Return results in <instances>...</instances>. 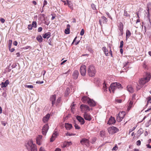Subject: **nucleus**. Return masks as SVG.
Returning a JSON list of instances; mask_svg holds the SVG:
<instances>
[{
	"label": "nucleus",
	"mask_w": 151,
	"mask_h": 151,
	"mask_svg": "<svg viewBox=\"0 0 151 151\" xmlns=\"http://www.w3.org/2000/svg\"><path fill=\"white\" fill-rule=\"evenodd\" d=\"M36 38L37 40L40 42H42L43 38L41 35H38L37 37Z\"/></svg>",
	"instance_id": "29"
},
{
	"label": "nucleus",
	"mask_w": 151,
	"mask_h": 151,
	"mask_svg": "<svg viewBox=\"0 0 151 151\" xmlns=\"http://www.w3.org/2000/svg\"><path fill=\"white\" fill-rule=\"evenodd\" d=\"M57 133L55 132L52 134V137L50 139V141L51 142H52L54 140L55 138L57 136Z\"/></svg>",
	"instance_id": "24"
},
{
	"label": "nucleus",
	"mask_w": 151,
	"mask_h": 151,
	"mask_svg": "<svg viewBox=\"0 0 151 151\" xmlns=\"http://www.w3.org/2000/svg\"><path fill=\"white\" fill-rule=\"evenodd\" d=\"M56 100V95H54L52 96L50 98V100L52 101V106H53L55 104V101Z\"/></svg>",
	"instance_id": "17"
},
{
	"label": "nucleus",
	"mask_w": 151,
	"mask_h": 151,
	"mask_svg": "<svg viewBox=\"0 0 151 151\" xmlns=\"http://www.w3.org/2000/svg\"><path fill=\"white\" fill-rule=\"evenodd\" d=\"M61 98L60 97L58 98L57 100V103H60V102L61 101Z\"/></svg>",
	"instance_id": "50"
},
{
	"label": "nucleus",
	"mask_w": 151,
	"mask_h": 151,
	"mask_svg": "<svg viewBox=\"0 0 151 151\" xmlns=\"http://www.w3.org/2000/svg\"><path fill=\"white\" fill-rule=\"evenodd\" d=\"M12 40H9V49L11 48V46L12 43Z\"/></svg>",
	"instance_id": "37"
},
{
	"label": "nucleus",
	"mask_w": 151,
	"mask_h": 151,
	"mask_svg": "<svg viewBox=\"0 0 151 151\" xmlns=\"http://www.w3.org/2000/svg\"><path fill=\"white\" fill-rule=\"evenodd\" d=\"M122 88L121 84L119 83L115 82L112 83L109 88V90L110 92L111 91L113 93H114L115 91L118 88L121 89Z\"/></svg>",
	"instance_id": "2"
},
{
	"label": "nucleus",
	"mask_w": 151,
	"mask_h": 151,
	"mask_svg": "<svg viewBox=\"0 0 151 151\" xmlns=\"http://www.w3.org/2000/svg\"><path fill=\"white\" fill-rule=\"evenodd\" d=\"M50 32H48L45 33L44 34H43L42 37L44 38L48 39L50 37Z\"/></svg>",
	"instance_id": "22"
},
{
	"label": "nucleus",
	"mask_w": 151,
	"mask_h": 151,
	"mask_svg": "<svg viewBox=\"0 0 151 151\" xmlns=\"http://www.w3.org/2000/svg\"><path fill=\"white\" fill-rule=\"evenodd\" d=\"M120 51L121 53L122 54L123 53V50L122 49V48H120Z\"/></svg>",
	"instance_id": "62"
},
{
	"label": "nucleus",
	"mask_w": 151,
	"mask_h": 151,
	"mask_svg": "<svg viewBox=\"0 0 151 151\" xmlns=\"http://www.w3.org/2000/svg\"><path fill=\"white\" fill-rule=\"evenodd\" d=\"M136 144L138 146H139L141 145V141L140 140H138L136 142Z\"/></svg>",
	"instance_id": "49"
},
{
	"label": "nucleus",
	"mask_w": 151,
	"mask_h": 151,
	"mask_svg": "<svg viewBox=\"0 0 151 151\" xmlns=\"http://www.w3.org/2000/svg\"><path fill=\"white\" fill-rule=\"evenodd\" d=\"M101 20L103 23H106L107 21V19L104 16H102L101 17Z\"/></svg>",
	"instance_id": "32"
},
{
	"label": "nucleus",
	"mask_w": 151,
	"mask_h": 151,
	"mask_svg": "<svg viewBox=\"0 0 151 151\" xmlns=\"http://www.w3.org/2000/svg\"><path fill=\"white\" fill-rule=\"evenodd\" d=\"M26 147L29 151H37L36 145L33 144L32 140H29L27 145Z\"/></svg>",
	"instance_id": "3"
},
{
	"label": "nucleus",
	"mask_w": 151,
	"mask_h": 151,
	"mask_svg": "<svg viewBox=\"0 0 151 151\" xmlns=\"http://www.w3.org/2000/svg\"><path fill=\"white\" fill-rule=\"evenodd\" d=\"M104 86L103 87V89L105 91H107V88L106 84V83H104Z\"/></svg>",
	"instance_id": "39"
},
{
	"label": "nucleus",
	"mask_w": 151,
	"mask_h": 151,
	"mask_svg": "<svg viewBox=\"0 0 151 151\" xmlns=\"http://www.w3.org/2000/svg\"><path fill=\"white\" fill-rule=\"evenodd\" d=\"M147 147L149 148H151V145H150L149 144H147L146 145Z\"/></svg>",
	"instance_id": "60"
},
{
	"label": "nucleus",
	"mask_w": 151,
	"mask_h": 151,
	"mask_svg": "<svg viewBox=\"0 0 151 151\" xmlns=\"http://www.w3.org/2000/svg\"><path fill=\"white\" fill-rule=\"evenodd\" d=\"M75 127V128L76 129H80V127H79L77 124H75L74 125Z\"/></svg>",
	"instance_id": "47"
},
{
	"label": "nucleus",
	"mask_w": 151,
	"mask_h": 151,
	"mask_svg": "<svg viewBox=\"0 0 151 151\" xmlns=\"http://www.w3.org/2000/svg\"><path fill=\"white\" fill-rule=\"evenodd\" d=\"M116 122L114 117L111 116L107 124H114Z\"/></svg>",
	"instance_id": "14"
},
{
	"label": "nucleus",
	"mask_w": 151,
	"mask_h": 151,
	"mask_svg": "<svg viewBox=\"0 0 151 151\" xmlns=\"http://www.w3.org/2000/svg\"><path fill=\"white\" fill-rule=\"evenodd\" d=\"M143 25L145 28V32L146 31V29H149L151 27V23L150 22V16L148 15L147 19H145L144 24L143 22Z\"/></svg>",
	"instance_id": "5"
},
{
	"label": "nucleus",
	"mask_w": 151,
	"mask_h": 151,
	"mask_svg": "<svg viewBox=\"0 0 151 151\" xmlns=\"http://www.w3.org/2000/svg\"><path fill=\"white\" fill-rule=\"evenodd\" d=\"M80 72L81 75L84 76L86 73V67L85 65H82L80 68Z\"/></svg>",
	"instance_id": "8"
},
{
	"label": "nucleus",
	"mask_w": 151,
	"mask_h": 151,
	"mask_svg": "<svg viewBox=\"0 0 151 151\" xmlns=\"http://www.w3.org/2000/svg\"><path fill=\"white\" fill-rule=\"evenodd\" d=\"M151 75L149 73H146L144 77L140 80L137 86V90H139L142 88L146 83L148 82L150 80Z\"/></svg>",
	"instance_id": "1"
},
{
	"label": "nucleus",
	"mask_w": 151,
	"mask_h": 151,
	"mask_svg": "<svg viewBox=\"0 0 151 151\" xmlns=\"http://www.w3.org/2000/svg\"><path fill=\"white\" fill-rule=\"evenodd\" d=\"M75 135V134H73L72 133L70 134L69 133H66L65 134V135L66 136H72V135Z\"/></svg>",
	"instance_id": "44"
},
{
	"label": "nucleus",
	"mask_w": 151,
	"mask_h": 151,
	"mask_svg": "<svg viewBox=\"0 0 151 151\" xmlns=\"http://www.w3.org/2000/svg\"><path fill=\"white\" fill-rule=\"evenodd\" d=\"M47 4V1L46 0H45L44 1V3H43V7H44V6L45 5H46Z\"/></svg>",
	"instance_id": "56"
},
{
	"label": "nucleus",
	"mask_w": 151,
	"mask_h": 151,
	"mask_svg": "<svg viewBox=\"0 0 151 151\" xmlns=\"http://www.w3.org/2000/svg\"><path fill=\"white\" fill-rule=\"evenodd\" d=\"M102 50L106 56H108L109 55L108 50L106 48V47H103Z\"/></svg>",
	"instance_id": "26"
},
{
	"label": "nucleus",
	"mask_w": 151,
	"mask_h": 151,
	"mask_svg": "<svg viewBox=\"0 0 151 151\" xmlns=\"http://www.w3.org/2000/svg\"><path fill=\"white\" fill-rule=\"evenodd\" d=\"M80 108L82 111H83L84 110H85V111H89L90 110L88 106L83 104L81 105Z\"/></svg>",
	"instance_id": "10"
},
{
	"label": "nucleus",
	"mask_w": 151,
	"mask_h": 151,
	"mask_svg": "<svg viewBox=\"0 0 151 151\" xmlns=\"http://www.w3.org/2000/svg\"><path fill=\"white\" fill-rule=\"evenodd\" d=\"M123 41H121L120 42V45L119 46L120 48H122L123 46Z\"/></svg>",
	"instance_id": "41"
},
{
	"label": "nucleus",
	"mask_w": 151,
	"mask_h": 151,
	"mask_svg": "<svg viewBox=\"0 0 151 151\" xmlns=\"http://www.w3.org/2000/svg\"><path fill=\"white\" fill-rule=\"evenodd\" d=\"M116 148H118V147L117 146H115L114 147H113V148L112 149V150H116Z\"/></svg>",
	"instance_id": "61"
},
{
	"label": "nucleus",
	"mask_w": 151,
	"mask_h": 151,
	"mask_svg": "<svg viewBox=\"0 0 151 151\" xmlns=\"http://www.w3.org/2000/svg\"><path fill=\"white\" fill-rule=\"evenodd\" d=\"M0 21L2 23H4L5 22V20L4 18H0Z\"/></svg>",
	"instance_id": "48"
},
{
	"label": "nucleus",
	"mask_w": 151,
	"mask_h": 151,
	"mask_svg": "<svg viewBox=\"0 0 151 151\" xmlns=\"http://www.w3.org/2000/svg\"><path fill=\"white\" fill-rule=\"evenodd\" d=\"M78 72L77 70H75L73 74V78L75 79H76L78 78Z\"/></svg>",
	"instance_id": "18"
},
{
	"label": "nucleus",
	"mask_w": 151,
	"mask_h": 151,
	"mask_svg": "<svg viewBox=\"0 0 151 151\" xmlns=\"http://www.w3.org/2000/svg\"><path fill=\"white\" fill-rule=\"evenodd\" d=\"M49 127L48 124H45L42 129V133L43 135H45L49 129Z\"/></svg>",
	"instance_id": "9"
},
{
	"label": "nucleus",
	"mask_w": 151,
	"mask_h": 151,
	"mask_svg": "<svg viewBox=\"0 0 151 151\" xmlns=\"http://www.w3.org/2000/svg\"><path fill=\"white\" fill-rule=\"evenodd\" d=\"M80 143L82 145H85L86 146L89 145V140L83 138L80 141Z\"/></svg>",
	"instance_id": "11"
},
{
	"label": "nucleus",
	"mask_w": 151,
	"mask_h": 151,
	"mask_svg": "<svg viewBox=\"0 0 151 151\" xmlns=\"http://www.w3.org/2000/svg\"><path fill=\"white\" fill-rule=\"evenodd\" d=\"M106 14L108 16V17H109L111 19V16L110 15V14H109V13L108 12H106Z\"/></svg>",
	"instance_id": "58"
},
{
	"label": "nucleus",
	"mask_w": 151,
	"mask_h": 151,
	"mask_svg": "<svg viewBox=\"0 0 151 151\" xmlns=\"http://www.w3.org/2000/svg\"><path fill=\"white\" fill-rule=\"evenodd\" d=\"M126 114L125 111L120 112L116 116V120L119 122H121L124 118Z\"/></svg>",
	"instance_id": "6"
},
{
	"label": "nucleus",
	"mask_w": 151,
	"mask_h": 151,
	"mask_svg": "<svg viewBox=\"0 0 151 151\" xmlns=\"http://www.w3.org/2000/svg\"><path fill=\"white\" fill-rule=\"evenodd\" d=\"M70 25L68 24L67 25V28L65 30V33L66 34H68L70 33Z\"/></svg>",
	"instance_id": "25"
},
{
	"label": "nucleus",
	"mask_w": 151,
	"mask_h": 151,
	"mask_svg": "<svg viewBox=\"0 0 151 151\" xmlns=\"http://www.w3.org/2000/svg\"><path fill=\"white\" fill-rule=\"evenodd\" d=\"M9 51L11 52H14L15 50L14 48H11L9 49Z\"/></svg>",
	"instance_id": "57"
},
{
	"label": "nucleus",
	"mask_w": 151,
	"mask_h": 151,
	"mask_svg": "<svg viewBox=\"0 0 151 151\" xmlns=\"http://www.w3.org/2000/svg\"><path fill=\"white\" fill-rule=\"evenodd\" d=\"M25 87H27L29 88H33V86L32 85H26L25 86Z\"/></svg>",
	"instance_id": "43"
},
{
	"label": "nucleus",
	"mask_w": 151,
	"mask_h": 151,
	"mask_svg": "<svg viewBox=\"0 0 151 151\" xmlns=\"http://www.w3.org/2000/svg\"><path fill=\"white\" fill-rule=\"evenodd\" d=\"M133 102H132V101H130L129 102V106H128V110H129L132 107L133 104Z\"/></svg>",
	"instance_id": "35"
},
{
	"label": "nucleus",
	"mask_w": 151,
	"mask_h": 151,
	"mask_svg": "<svg viewBox=\"0 0 151 151\" xmlns=\"http://www.w3.org/2000/svg\"><path fill=\"white\" fill-rule=\"evenodd\" d=\"M55 151H61V149L59 148H57Z\"/></svg>",
	"instance_id": "64"
},
{
	"label": "nucleus",
	"mask_w": 151,
	"mask_h": 151,
	"mask_svg": "<svg viewBox=\"0 0 151 151\" xmlns=\"http://www.w3.org/2000/svg\"><path fill=\"white\" fill-rule=\"evenodd\" d=\"M70 89L69 88H66V91L65 92V96H67L69 93Z\"/></svg>",
	"instance_id": "33"
},
{
	"label": "nucleus",
	"mask_w": 151,
	"mask_h": 151,
	"mask_svg": "<svg viewBox=\"0 0 151 151\" xmlns=\"http://www.w3.org/2000/svg\"><path fill=\"white\" fill-rule=\"evenodd\" d=\"M147 99L148 100L147 101V103L145 106L146 107L147 106L149 103H151V97L150 96L147 97Z\"/></svg>",
	"instance_id": "36"
},
{
	"label": "nucleus",
	"mask_w": 151,
	"mask_h": 151,
	"mask_svg": "<svg viewBox=\"0 0 151 151\" xmlns=\"http://www.w3.org/2000/svg\"><path fill=\"white\" fill-rule=\"evenodd\" d=\"M108 130L109 133L111 134L115 133L119 131L118 128L114 126L109 127Z\"/></svg>",
	"instance_id": "7"
},
{
	"label": "nucleus",
	"mask_w": 151,
	"mask_h": 151,
	"mask_svg": "<svg viewBox=\"0 0 151 151\" xmlns=\"http://www.w3.org/2000/svg\"><path fill=\"white\" fill-rule=\"evenodd\" d=\"M71 144L72 143L71 142H67L66 144V145H68V146L71 145Z\"/></svg>",
	"instance_id": "55"
},
{
	"label": "nucleus",
	"mask_w": 151,
	"mask_h": 151,
	"mask_svg": "<svg viewBox=\"0 0 151 151\" xmlns=\"http://www.w3.org/2000/svg\"><path fill=\"white\" fill-rule=\"evenodd\" d=\"M87 72L89 76H93L96 73L95 68L93 65L89 66L88 68Z\"/></svg>",
	"instance_id": "4"
},
{
	"label": "nucleus",
	"mask_w": 151,
	"mask_h": 151,
	"mask_svg": "<svg viewBox=\"0 0 151 151\" xmlns=\"http://www.w3.org/2000/svg\"><path fill=\"white\" fill-rule=\"evenodd\" d=\"M136 128V127H134L132 129H129V134L130 133L134 131Z\"/></svg>",
	"instance_id": "42"
},
{
	"label": "nucleus",
	"mask_w": 151,
	"mask_h": 151,
	"mask_svg": "<svg viewBox=\"0 0 151 151\" xmlns=\"http://www.w3.org/2000/svg\"><path fill=\"white\" fill-rule=\"evenodd\" d=\"M65 127L67 130H70L72 127V124L68 123H65Z\"/></svg>",
	"instance_id": "21"
},
{
	"label": "nucleus",
	"mask_w": 151,
	"mask_h": 151,
	"mask_svg": "<svg viewBox=\"0 0 151 151\" xmlns=\"http://www.w3.org/2000/svg\"><path fill=\"white\" fill-rule=\"evenodd\" d=\"M116 101L118 103H121L122 102V100L121 99H116Z\"/></svg>",
	"instance_id": "51"
},
{
	"label": "nucleus",
	"mask_w": 151,
	"mask_h": 151,
	"mask_svg": "<svg viewBox=\"0 0 151 151\" xmlns=\"http://www.w3.org/2000/svg\"><path fill=\"white\" fill-rule=\"evenodd\" d=\"M84 31L83 29H81V32H80V34L81 36L83 35L84 34Z\"/></svg>",
	"instance_id": "45"
},
{
	"label": "nucleus",
	"mask_w": 151,
	"mask_h": 151,
	"mask_svg": "<svg viewBox=\"0 0 151 151\" xmlns=\"http://www.w3.org/2000/svg\"><path fill=\"white\" fill-rule=\"evenodd\" d=\"M129 62H127L125 63L124 64V66L123 67V69H122L123 71H124V70H126V68H127V67H128V64H129Z\"/></svg>",
	"instance_id": "30"
},
{
	"label": "nucleus",
	"mask_w": 151,
	"mask_h": 151,
	"mask_svg": "<svg viewBox=\"0 0 151 151\" xmlns=\"http://www.w3.org/2000/svg\"><path fill=\"white\" fill-rule=\"evenodd\" d=\"M123 15L127 17H129L130 16V12H127L124 10Z\"/></svg>",
	"instance_id": "28"
},
{
	"label": "nucleus",
	"mask_w": 151,
	"mask_h": 151,
	"mask_svg": "<svg viewBox=\"0 0 151 151\" xmlns=\"http://www.w3.org/2000/svg\"><path fill=\"white\" fill-rule=\"evenodd\" d=\"M96 140V137L93 138L91 141V143L92 144H94Z\"/></svg>",
	"instance_id": "40"
},
{
	"label": "nucleus",
	"mask_w": 151,
	"mask_h": 151,
	"mask_svg": "<svg viewBox=\"0 0 151 151\" xmlns=\"http://www.w3.org/2000/svg\"><path fill=\"white\" fill-rule=\"evenodd\" d=\"M32 27L36 28L37 27V23L36 22L33 21L32 22Z\"/></svg>",
	"instance_id": "38"
},
{
	"label": "nucleus",
	"mask_w": 151,
	"mask_h": 151,
	"mask_svg": "<svg viewBox=\"0 0 151 151\" xmlns=\"http://www.w3.org/2000/svg\"><path fill=\"white\" fill-rule=\"evenodd\" d=\"M50 117V115L49 114H47L43 119V121L45 123L47 122L49 119Z\"/></svg>",
	"instance_id": "20"
},
{
	"label": "nucleus",
	"mask_w": 151,
	"mask_h": 151,
	"mask_svg": "<svg viewBox=\"0 0 151 151\" xmlns=\"http://www.w3.org/2000/svg\"><path fill=\"white\" fill-rule=\"evenodd\" d=\"M88 103L91 106L94 107L96 104V102L93 100L90 99L88 100Z\"/></svg>",
	"instance_id": "12"
},
{
	"label": "nucleus",
	"mask_w": 151,
	"mask_h": 151,
	"mask_svg": "<svg viewBox=\"0 0 151 151\" xmlns=\"http://www.w3.org/2000/svg\"><path fill=\"white\" fill-rule=\"evenodd\" d=\"M43 83V81H36V83L42 84V83Z\"/></svg>",
	"instance_id": "54"
},
{
	"label": "nucleus",
	"mask_w": 151,
	"mask_h": 151,
	"mask_svg": "<svg viewBox=\"0 0 151 151\" xmlns=\"http://www.w3.org/2000/svg\"><path fill=\"white\" fill-rule=\"evenodd\" d=\"M127 90L130 92L132 93L134 91V90L132 86L129 85H128L127 86Z\"/></svg>",
	"instance_id": "23"
},
{
	"label": "nucleus",
	"mask_w": 151,
	"mask_h": 151,
	"mask_svg": "<svg viewBox=\"0 0 151 151\" xmlns=\"http://www.w3.org/2000/svg\"><path fill=\"white\" fill-rule=\"evenodd\" d=\"M76 119L78 120L81 123V124H83L84 123V120L82 117L79 116H77Z\"/></svg>",
	"instance_id": "16"
},
{
	"label": "nucleus",
	"mask_w": 151,
	"mask_h": 151,
	"mask_svg": "<svg viewBox=\"0 0 151 151\" xmlns=\"http://www.w3.org/2000/svg\"><path fill=\"white\" fill-rule=\"evenodd\" d=\"M143 130L142 128H140L138 131L137 134H139L138 136H139L143 133Z\"/></svg>",
	"instance_id": "34"
},
{
	"label": "nucleus",
	"mask_w": 151,
	"mask_h": 151,
	"mask_svg": "<svg viewBox=\"0 0 151 151\" xmlns=\"http://www.w3.org/2000/svg\"><path fill=\"white\" fill-rule=\"evenodd\" d=\"M135 96H136L135 94H134L132 96V100H133L134 99H135Z\"/></svg>",
	"instance_id": "63"
},
{
	"label": "nucleus",
	"mask_w": 151,
	"mask_h": 151,
	"mask_svg": "<svg viewBox=\"0 0 151 151\" xmlns=\"http://www.w3.org/2000/svg\"><path fill=\"white\" fill-rule=\"evenodd\" d=\"M42 136L41 135H39L36 138V142L37 144L39 145H41L40 140L42 138Z\"/></svg>",
	"instance_id": "19"
},
{
	"label": "nucleus",
	"mask_w": 151,
	"mask_h": 151,
	"mask_svg": "<svg viewBox=\"0 0 151 151\" xmlns=\"http://www.w3.org/2000/svg\"><path fill=\"white\" fill-rule=\"evenodd\" d=\"M9 81L7 80L5 82H2L1 84V88H3V87H6L8 84H9Z\"/></svg>",
	"instance_id": "15"
},
{
	"label": "nucleus",
	"mask_w": 151,
	"mask_h": 151,
	"mask_svg": "<svg viewBox=\"0 0 151 151\" xmlns=\"http://www.w3.org/2000/svg\"><path fill=\"white\" fill-rule=\"evenodd\" d=\"M105 134V132L104 131H102L101 132V135L102 136H104Z\"/></svg>",
	"instance_id": "53"
},
{
	"label": "nucleus",
	"mask_w": 151,
	"mask_h": 151,
	"mask_svg": "<svg viewBox=\"0 0 151 151\" xmlns=\"http://www.w3.org/2000/svg\"><path fill=\"white\" fill-rule=\"evenodd\" d=\"M42 27H39L38 29V32H41L42 31Z\"/></svg>",
	"instance_id": "52"
},
{
	"label": "nucleus",
	"mask_w": 151,
	"mask_h": 151,
	"mask_svg": "<svg viewBox=\"0 0 151 151\" xmlns=\"http://www.w3.org/2000/svg\"><path fill=\"white\" fill-rule=\"evenodd\" d=\"M83 116L84 118L86 120L90 121L91 119V115L87 113L86 112H85L83 114Z\"/></svg>",
	"instance_id": "13"
},
{
	"label": "nucleus",
	"mask_w": 151,
	"mask_h": 151,
	"mask_svg": "<svg viewBox=\"0 0 151 151\" xmlns=\"http://www.w3.org/2000/svg\"><path fill=\"white\" fill-rule=\"evenodd\" d=\"M17 42L16 41L14 42H13L14 45L15 46H17Z\"/></svg>",
	"instance_id": "59"
},
{
	"label": "nucleus",
	"mask_w": 151,
	"mask_h": 151,
	"mask_svg": "<svg viewBox=\"0 0 151 151\" xmlns=\"http://www.w3.org/2000/svg\"><path fill=\"white\" fill-rule=\"evenodd\" d=\"M32 27L31 24L29 25L28 26V29L29 30L32 29Z\"/></svg>",
	"instance_id": "46"
},
{
	"label": "nucleus",
	"mask_w": 151,
	"mask_h": 151,
	"mask_svg": "<svg viewBox=\"0 0 151 151\" xmlns=\"http://www.w3.org/2000/svg\"><path fill=\"white\" fill-rule=\"evenodd\" d=\"M88 99H90L88 97L86 96H84L82 98V101L84 102H85L86 101L88 102Z\"/></svg>",
	"instance_id": "31"
},
{
	"label": "nucleus",
	"mask_w": 151,
	"mask_h": 151,
	"mask_svg": "<svg viewBox=\"0 0 151 151\" xmlns=\"http://www.w3.org/2000/svg\"><path fill=\"white\" fill-rule=\"evenodd\" d=\"M131 33L129 30H127L126 32V40L129 38L131 36Z\"/></svg>",
	"instance_id": "27"
}]
</instances>
